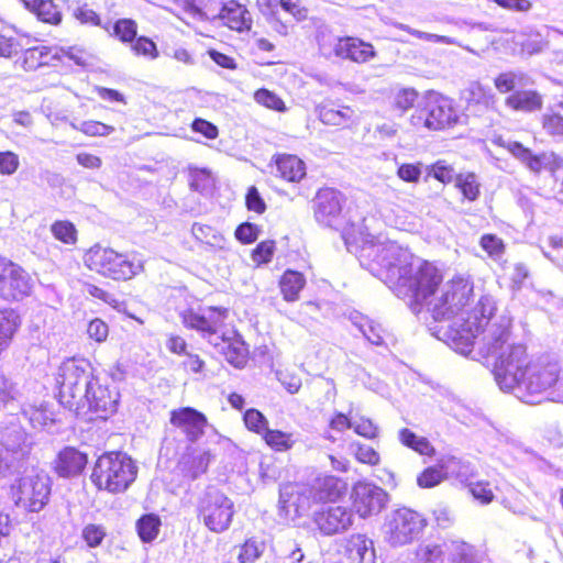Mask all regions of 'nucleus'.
Here are the masks:
<instances>
[{
	"mask_svg": "<svg viewBox=\"0 0 563 563\" xmlns=\"http://www.w3.org/2000/svg\"><path fill=\"white\" fill-rule=\"evenodd\" d=\"M80 536L88 548H98L107 537V529L102 525L88 523L82 528Z\"/></svg>",
	"mask_w": 563,
	"mask_h": 563,
	"instance_id": "51",
	"label": "nucleus"
},
{
	"mask_svg": "<svg viewBox=\"0 0 563 563\" xmlns=\"http://www.w3.org/2000/svg\"><path fill=\"white\" fill-rule=\"evenodd\" d=\"M306 285L305 276L296 271L287 269L279 282L280 291L286 301H296Z\"/></svg>",
	"mask_w": 563,
	"mask_h": 563,
	"instance_id": "33",
	"label": "nucleus"
},
{
	"mask_svg": "<svg viewBox=\"0 0 563 563\" xmlns=\"http://www.w3.org/2000/svg\"><path fill=\"white\" fill-rule=\"evenodd\" d=\"M33 282L27 272L18 264L0 257V297L7 300L21 299L31 294Z\"/></svg>",
	"mask_w": 563,
	"mask_h": 563,
	"instance_id": "14",
	"label": "nucleus"
},
{
	"mask_svg": "<svg viewBox=\"0 0 563 563\" xmlns=\"http://www.w3.org/2000/svg\"><path fill=\"white\" fill-rule=\"evenodd\" d=\"M334 55L349 58L356 63H365L375 56L374 47L356 37L336 38L333 45Z\"/></svg>",
	"mask_w": 563,
	"mask_h": 563,
	"instance_id": "21",
	"label": "nucleus"
},
{
	"mask_svg": "<svg viewBox=\"0 0 563 563\" xmlns=\"http://www.w3.org/2000/svg\"><path fill=\"white\" fill-rule=\"evenodd\" d=\"M228 316L227 308L203 306L183 311L181 320L186 328L199 332L210 344H218L221 332L227 330L224 321Z\"/></svg>",
	"mask_w": 563,
	"mask_h": 563,
	"instance_id": "11",
	"label": "nucleus"
},
{
	"mask_svg": "<svg viewBox=\"0 0 563 563\" xmlns=\"http://www.w3.org/2000/svg\"><path fill=\"white\" fill-rule=\"evenodd\" d=\"M0 406L9 410L11 413L20 406L19 390L10 379L0 375Z\"/></svg>",
	"mask_w": 563,
	"mask_h": 563,
	"instance_id": "43",
	"label": "nucleus"
},
{
	"mask_svg": "<svg viewBox=\"0 0 563 563\" xmlns=\"http://www.w3.org/2000/svg\"><path fill=\"white\" fill-rule=\"evenodd\" d=\"M352 507L361 518L379 514L387 504L386 492L367 482H357L351 493Z\"/></svg>",
	"mask_w": 563,
	"mask_h": 563,
	"instance_id": "15",
	"label": "nucleus"
},
{
	"mask_svg": "<svg viewBox=\"0 0 563 563\" xmlns=\"http://www.w3.org/2000/svg\"><path fill=\"white\" fill-rule=\"evenodd\" d=\"M342 238L346 249L355 253L360 264L384 282L399 298L408 299L412 312L422 308L434 320H446L443 341L455 352L468 355L475 338L495 314V301L483 296L470 305L472 283L455 277L444 284L442 275L431 263L415 256L408 249L382 235H372L362 228L345 229Z\"/></svg>",
	"mask_w": 563,
	"mask_h": 563,
	"instance_id": "1",
	"label": "nucleus"
},
{
	"mask_svg": "<svg viewBox=\"0 0 563 563\" xmlns=\"http://www.w3.org/2000/svg\"><path fill=\"white\" fill-rule=\"evenodd\" d=\"M446 543L427 541L419 544L412 563H443Z\"/></svg>",
	"mask_w": 563,
	"mask_h": 563,
	"instance_id": "38",
	"label": "nucleus"
},
{
	"mask_svg": "<svg viewBox=\"0 0 563 563\" xmlns=\"http://www.w3.org/2000/svg\"><path fill=\"white\" fill-rule=\"evenodd\" d=\"M48 53L46 46H35L25 49L22 58V67L25 70H35L47 63Z\"/></svg>",
	"mask_w": 563,
	"mask_h": 563,
	"instance_id": "47",
	"label": "nucleus"
},
{
	"mask_svg": "<svg viewBox=\"0 0 563 563\" xmlns=\"http://www.w3.org/2000/svg\"><path fill=\"white\" fill-rule=\"evenodd\" d=\"M455 181L456 186L460 188L461 192L467 200L474 201L478 198L479 183L475 174H460L456 176Z\"/></svg>",
	"mask_w": 563,
	"mask_h": 563,
	"instance_id": "48",
	"label": "nucleus"
},
{
	"mask_svg": "<svg viewBox=\"0 0 563 563\" xmlns=\"http://www.w3.org/2000/svg\"><path fill=\"white\" fill-rule=\"evenodd\" d=\"M445 472L441 468L440 462L437 466L426 468L417 478V483L422 488H431L445 479Z\"/></svg>",
	"mask_w": 563,
	"mask_h": 563,
	"instance_id": "55",
	"label": "nucleus"
},
{
	"mask_svg": "<svg viewBox=\"0 0 563 563\" xmlns=\"http://www.w3.org/2000/svg\"><path fill=\"white\" fill-rule=\"evenodd\" d=\"M263 438L268 446L279 452L290 450L296 442L292 433L283 432L280 430L267 429Z\"/></svg>",
	"mask_w": 563,
	"mask_h": 563,
	"instance_id": "46",
	"label": "nucleus"
},
{
	"mask_svg": "<svg viewBox=\"0 0 563 563\" xmlns=\"http://www.w3.org/2000/svg\"><path fill=\"white\" fill-rule=\"evenodd\" d=\"M317 113L322 123L333 126H347L355 119V111L347 106L335 108L324 103L318 106Z\"/></svg>",
	"mask_w": 563,
	"mask_h": 563,
	"instance_id": "25",
	"label": "nucleus"
},
{
	"mask_svg": "<svg viewBox=\"0 0 563 563\" xmlns=\"http://www.w3.org/2000/svg\"><path fill=\"white\" fill-rule=\"evenodd\" d=\"M210 463V453L207 451H195L192 454L183 456L179 462L181 472L195 479L203 474Z\"/></svg>",
	"mask_w": 563,
	"mask_h": 563,
	"instance_id": "34",
	"label": "nucleus"
},
{
	"mask_svg": "<svg viewBox=\"0 0 563 563\" xmlns=\"http://www.w3.org/2000/svg\"><path fill=\"white\" fill-rule=\"evenodd\" d=\"M346 552L351 563H375L374 543L364 534L351 536Z\"/></svg>",
	"mask_w": 563,
	"mask_h": 563,
	"instance_id": "24",
	"label": "nucleus"
},
{
	"mask_svg": "<svg viewBox=\"0 0 563 563\" xmlns=\"http://www.w3.org/2000/svg\"><path fill=\"white\" fill-rule=\"evenodd\" d=\"M0 443L4 444L5 451L11 455H15L18 461L27 453L26 433L19 424L5 428Z\"/></svg>",
	"mask_w": 563,
	"mask_h": 563,
	"instance_id": "28",
	"label": "nucleus"
},
{
	"mask_svg": "<svg viewBox=\"0 0 563 563\" xmlns=\"http://www.w3.org/2000/svg\"><path fill=\"white\" fill-rule=\"evenodd\" d=\"M70 126L88 136H107L114 131L112 125L93 120L82 121L80 123L71 122Z\"/></svg>",
	"mask_w": 563,
	"mask_h": 563,
	"instance_id": "50",
	"label": "nucleus"
},
{
	"mask_svg": "<svg viewBox=\"0 0 563 563\" xmlns=\"http://www.w3.org/2000/svg\"><path fill=\"white\" fill-rule=\"evenodd\" d=\"M218 18L224 25L238 32L250 30L252 25V18L247 9L235 1L224 4Z\"/></svg>",
	"mask_w": 563,
	"mask_h": 563,
	"instance_id": "23",
	"label": "nucleus"
},
{
	"mask_svg": "<svg viewBox=\"0 0 563 563\" xmlns=\"http://www.w3.org/2000/svg\"><path fill=\"white\" fill-rule=\"evenodd\" d=\"M52 234L56 240L65 244H75L77 241V230L69 221H56L51 227Z\"/></svg>",
	"mask_w": 563,
	"mask_h": 563,
	"instance_id": "54",
	"label": "nucleus"
},
{
	"mask_svg": "<svg viewBox=\"0 0 563 563\" xmlns=\"http://www.w3.org/2000/svg\"><path fill=\"white\" fill-rule=\"evenodd\" d=\"M93 377L92 366L87 360L76 357L65 360L56 375L60 405L70 411L78 412L82 394Z\"/></svg>",
	"mask_w": 563,
	"mask_h": 563,
	"instance_id": "7",
	"label": "nucleus"
},
{
	"mask_svg": "<svg viewBox=\"0 0 563 563\" xmlns=\"http://www.w3.org/2000/svg\"><path fill=\"white\" fill-rule=\"evenodd\" d=\"M191 233L194 238L201 243H205L213 249H224V236L210 225L194 223Z\"/></svg>",
	"mask_w": 563,
	"mask_h": 563,
	"instance_id": "40",
	"label": "nucleus"
},
{
	"mask_svg": "<svg viewBox=\"0 0 563 563\" xmlns=\"http://www.w3.org/2000/svg\"><path fill=\"white\" fill-rule=\"evenodd\" d=\"M426 170L428 172V176H432L443 184L451 183L454 178H456L453 167L443 161H439L433 165L426 166Z\"/></svg>",
	"mask_w": 563,
	"mask_h": 563,
	"instance_id": "61",
	"label": "nucleus"
},
{
	"mask_svg": "<svg viewBox=\"0 0 563 563\" xmlns=\"http://www.w3.org/2000/svg\"><path fill=\"white\" fill-rule=\"evenodd\" d=\"M87 455L79 450L67 446L55 460V471L60 477H75L81 474L87 465Z\"/></svg>",
	"mask_w": 563,
	"mask_h": 563,
	"instance_id": "22",
	"label": "nucleus"
},
{
	"mask_svg": "<svg viewBox=\"0 0 563 563\" xmlns=\"http://www.w3.org/2000/svg\"><path fill=\"white\" fill-rule=\"evenodd\" d=\"M343 195L332 188L320 189L313 200L314 218L318 223L338 228L342 218Z\"/></svg>",
	"mask_w": 563,
	"mask_h": 563,
	"instance_id": "16",
	"label": "nucleus"
},
{
	"mask_svg": "<svg viewBox=\"0 0 563 563\" xmlns=\"http://www.w3.org/2000/svg\"><path fill=\"white\" fill-rule=\"evenodd\" d=\"M457 119L459 114L453 100L440 92L430 90L423 96L410 121L418 129L440 131L454 125Z\"/></svg>",
	"mask_w": 563,
	"mask_h": 563,
	"instance_id": "8",
	"label": "nucleus"
},
{
	"mask_svg": "<svg viewBox=\"0 0 563 563\" xmlns=\"http://www.w3.org/2000/svg\"><path fill=\"white\" fill-rule=\"evenodd\" d=\"M352 429L366 439H375L378 435V427L368 418L361 417L352 420Z\"/></svg>",
	"mask_w": 563,
	"mask_h": 563,
	"instance_id": "63",
	"label": "nucleus"
},
{
	"mask_svg": "<svg viewBox=\"0 0 563 563\" xmlns=\"http://www.w3.org/2000/svg\"><path fill=\"white\" fill-rule=\"evenodd\" d=\"M317 501L335 500L345 489V484L335 476L318 478L312 486Z\"/></svg>",
	"mask_w": 563,
	"mask_h": 563,
	"instance_id": "32",
	"label": "nucleus"
},
{
	"mask_svg": "<svg viewBox=\"0 0 563 563\" xmlns=\"http://www.w3.org/2000/svg\"><path fill=\"white\" fill-rule=\"evenodd\" d=\"M219 349L225 360L234 367H243L247 358V347L242 338L233 329H227L221 332L218 344H212Z\"/></svg>",
	"mask_w": 563,
	"mask_h": 563,
	"instance_id": "20",
	"label": "nucleus"
},
{
	"mask_svg": "<svg viewBox=\"0 0 563 563\" xmlns=\"http://www.w3.org/2000/svg\"><path fill=\"white\" fill-rule=\"evenodd\" d=\"M198 518L214 533L227 531L234 516V503L217 488H209L199 499Z\"/></svg>",
	"mask_w": 563,
	"mask_h": 563,
	"instance_id": "10",
	"label": "nucleus"
},
{
	"mask_svg": "<svg viewBox=\"0 0 563 563\" xmlns=\"http://www.w3.org/2000/svg\"><path fill=\"white\" fill-rule=\"evenodd\" d=\"M20 324L21 319L15 310H0V353L10 345Z\"/></svg>",
	"mask_w": 563,
	"mask_h": 563,
	"instance_id": "31",
	"label": "nucleus"
},
{
	"mask_svg": "<svg viewBox=\"0 0 563 563\" xmlns=\"http://www.w3.org/2000/svg\"><path fill=\"white\" fill-rule=\"evenodd\" d=\"M316 501L314 490L308 485L287 484L282 487L279 493L280 508L287 516L291 514L301 516Z\"/></svg>",
	"mask_w": 563,
	"mask_h": 563,
	"instance_id": "18",
	"label": "nucleus"
},
{
	"mask_svg": "<svg viewBox=\"0 0 563 563\" xmlns=\"http://www.w3.org/2000/svg\"><path fill=\"white\" fill-rule=\"evenodd\" d=\"M103 30L120 42L131 44L136 37L137 24L132 19H119L113 25H111L110 22H106Z\"/></svg>",
	"mask_w": 563,
	"mask_h": 563,
	"instance_id": "36",
	"label": "nucleus"
},
{
	"mask_svg": "<svg viewBox=\"0 0 563 563\" xmlns=\"http://www.w3.org/2000/svg\"><path fill=\"white\" fill-rule=\"evenodd\" d=\"M22 415L29 419L33 428H46L54 423V413L47 406H25L21 408Z\"/></svg>",
	"mask_w": 563,
	"mask_h": 563,
	"instance_id": "39",
	"label": "nucleus"
},
{
	"mask_svg": "<svg viewBox=\"0 0 563 563\" xmlns=\"http://www.w3.org/2000/svg\"><path fill=\"white\" fill-rule=\"evenodd\" d=\"M511 319L494 314L484 324L474 345L486 366L493 368L495 380L504 391L512 393L530 362L527 347L511 339Z\"/></svg>",
	"mask_w": 563,
	"mask_h": 563,
	"instance_id": "3",
	"label": "nucleus"
},
{
	"mask_svg": "<svg viewBox=\"0 0 563 563\" xmlns=\"http://www.w3.org/2000/svg\"><path fill=\"white\" fill-rule=\"evenodd\" d=\"M552 387L563 391L561 368L558 362L549 357H539L530 360L512 394L526 404H534L539 401L538 396Z\"/></svg>",
	"mask_w": 563,
	"mask_h": 563,
	"instance_id": "5",
	"label": "nucleus"
},
{
	"mask_svg": "<svg viewBox=\"0 0 563 563\" xmlns=\"http://www.w3.org/2000/svg\"><path fill=\"white\" fill-rule=\"evenodd\" d=\"M506 104L516 111L534 112L542 108L543 97L536 90H518L506 98Z\"/></svg>",
	"mask_w": 563,
	"mask_h": 563,
	"instance_id": "26",
	"label": "nucleus"
},
{
	"mask_svg": "<svg viewBox=\"0 0 563 563\" xmlns=\"http://www.w3.org/2000/svg\"><path fill=\"white\" fill-rule=\"evenodd\" d=\"M542 129L553 137H563V115L548 110L541 118Z\"/></svg>",
	"mask_w": 563,
	"mask_h": 563,
	"instance_id": "52",
	"label": "nucleus"
},
{
	"mask_svg": "<svg viewBox=\"0 0 563 563\" xmlns=\"http://www.w3.org/2000/svg\"><path fill=\"white\" fill-rule=\"evenodd\" d=\"M398 441L406 448L419 453L420 455L433 456L435 450L430 441L416 434L408 428H401L397 433Z\"/></svg>",
	"mask_w": 563,
	"mask_h": 563,
	"instance_id": "35",
	"label": "nucleus"
},
{
	"mask_svg": "<svg viewBox=\"0 0 563 563\" xmlns=\"http://www.w3.org/2000/svg\"><path fill=\"white\" fill-rule=\"evenodd\" d=\"M162 522L155 514L142 516L136 522L137 533L143 542H152L158 536Z\"/></svg>",
	"mask_w": 563,
	"mask_h": 563,
	"instance_id": "44",
	"label": "nucleus"
},
{
	"mask_svg": "<svg viewBox=\"0 0 563 563\" xmlns=\"http://www.w3.org/2000/svg\"><path fill=\"white\" fill-rule=\"evenodd\" d=\"M479 245L494 261L500 260L505 253L504 241L495 234L482 235Z\"/></svg>",
	"mask_w": 563,
	"mask_h": 563,
	"instance_id": "53",
	"label": "nucleus"
},
{
	"mask_svg": "<svg viewBox=\"0 0 563 563\" xmlns=\"http://www.w3.org/2000/svg\"><path fill=\"white\" fill-rule=\"evenodd\" d=\"M423 173L422 163H405L397 168V176L406 183H418Z\"/></svg>",
	"mask_w": 563,
	"mask_h": 563,
	"instance_id": "62",
	"label": "nucleus"
},
{
	"mask_svg": "<svg viewBox=\"0 0 563 563\" xmlns=\"http://www.w3.org/2000/svg\"><path fill=\"white\" fill-rule=\"evenodd\" d=\"M511 319L494 314L484 324L474 345L486 366L493 368L495 380L504 391L512 393L530 362L527 347L511 339Z\"/></svg>",
	"mask_w": 563,
	"mask_h": 563,
	"instance_id": "2",
	"label": "nucleus"
},
{
	"mask_svg": "<svg viewBox=\"0 0 563 563\" xmlns=\"http://www.w3.org/2000/svg\"><path fill=\"white\" fill-rule=\"evenodd\" d=\"M427 526L426 519L409 508L395 510L384 528L385 538L391 545H405L417 539Z\"/></svg>",
	"mask_w": 563,
	"mask_h": 563,
	"instance_id": "12",
	"label": "nucleus"
},
{
	"mask_svg": "<svg viewBox=\"0 0 563 563\" xmlns=\"http://www.w3.org/2000/svg\"><path fill=\"white\" fill-rule=\"evenodd\" d=\"M73 16L84 25L99 26L103 29L104 23L100 15L87 3L80 4L73 11Z\"/></svg>",
	"mask_w": 563,
	"mask_h": 563,
	"instance_id": "57",
	"label": "nucleus"
},
{
	"mask_svg": "<svg viewBox=\"0 0 563 563\" xmlns=\"http://www.w3.org/2000/svg\"><path fill=\"white\" fill-rule=\"evenodd\" d=\"M170 423L180 429L190 442L199 440L208 427L206 416L191 407L173 410Z\"/></svg>",
	"mask_w": 563,
	"mask_h": 563,
	"instance_id": "19",
	"label": "nucleus"
},
{
	"mask_svg": "<svg viewBox=\"0 0 563 563\" xmlns=\"http://www.w3.org/2000/svg\"><path fill=\"white\" fill-rule=\"evenodd\" d=\"M313 522L323 536L347 530L353 523L352 511L344 506H327L313 514Z\"/></svg>",
	"mask_w": 563,
	"mask_h": 563,
	"instance_id": "17",
	"label": "nucleus"
},
{
	"mask_svg": "<svg viewBox=\"0 0 563 563\" xmlns=\"http://www.w3.org/2000/svg\"><path fill=\"white\" fill-rule=\"evenodd\" d=\"M87 334L89 339L102 343L109 335V327L103 320L95 318L88 323Z\"/></svg>",
	"mask_w": 563,
	"mask_h": 563,
	"instance_id": "64",
	"label": "nucleus"
},
{
	"mask_svg": "<svg viewBox=\"0 0 563 563\" xmlns=\"http://www.w3.org/2000/svg\"><path fill=\"white\" fill-rule=\"evenodd\" d=\"M24 7L42 22L57 25L62 22V13L52 0H21Z\"/></svg>",
	"mask_w": 563,
	"mask_h": 563,
	"instance_id": "30",
	"label": "nucleus"
},
{
	"mask_svg": "<svg viewBox=\"0 0 563 563\" xmlns=\"http://www.w3.org/2000/svg\"><path fill=\"white\" fill-rule=\"evenodd\" d=\"M278 175L288 181L297 183L306 175L305 163L296 155L283 154L276 158Z\"/></svg>",
	"mask_w": 563,
	"mask_h": 563,
	"instance_id": "27",
	"label": "nucleus"
},
{
	"mask_svg": "<svg viewBox=\"0 0 563 563\" xmlns=\"http://www.w3.org/2000/svg\"><path fill=\"white\" fill-rule=\"evenodd\" d=\"M92 272L113 280H130L144 271V258L137 252L119 253L111 247L93 245L84 255Z\"/></svg>",
	"mask_w": 563,
	"mask_h": 563,
	"instance_id": "4",
	"label": "nucleus"
},
{
	"mask_svg": "<svg viewBox=\"0 0 563 563\" xmlns=\"http://www.w3.org/2000/svg\"><path fill=\"white\" fill-rule=\"evenodd\" d=\"M137 466L122 452L104 453L97 460L91 481L99 488L109 493H122L135 481Z\"/></svg>",
	"mask_w": 563,
	"mask_h": 563,
	"instance_id": "6",
	"label": "nucleus"
},
{
	"mask_svg": "<svg viewBox=\"0 0 563 563\" xmlns=\"http://www.w3.org/2000/svg\"><path fill=\"white\" fill-rule=\"evenodd\" d=\"M350 319L372 344L380 345L383 343L384 330L379 323L360 312H352Z\"/></svg>",
	"mask_w": 563,
	"mask_h": 563,
	"instance_id": "37",
	"label": "nucleus"
},
{
	"mask_svg": "<svg viewBox=\"0 0 563 563\" xmlns=\"http://www.w3.org/2000/svg\"><path fill=\"white\" fill-rule=\"evenodd\" d=\"M446 551L450 552L453 563H478L475 548L466 542L452 540L446 543Z\"/></svg>",
	"mask_w": 563,
	"mask_h": 563,
	"instance_id": "42",
	"label": "nucleus"
},
{
	"mask_svg": "<svg viewBox=\"0 0 563 563\" xmlns=\"http://www.w3.org/2000/svg\"><path fill=\"white\" fill-rule=\"evenodd\" d=\"M347 450L360 463L374 466L380 462L379 453L375 449L358 441L351 442Z\"/></svg>",
	"mask_w": 563,
	"mask_h": 563,
	"instance_id": "45",
	"label": "nucleus"
},
{
	"mask_svg": "<svg viewBox=\"0 0 563 563\" xmlns=\"http://www.w3.org/2000/svg\"><path fill=\"white\" fill-rule=\"evenodd\" d=\"M440 466L444 470L446 478L453 477L464 485H468L474 476L473 465L455 456L441 459Z\"/></svg>",
	"mask_w": 563,
	"mask_h": 563,
	"instance_id": "29",
	"label": "nucleus"
},
{
	"mask_svg": "<svg viewBox=\"0 0 563 563\" xmlns=\"http://www.w3.org/2000/svg\"><path fill=\"white\" fill-rule=\"evenodd\" d=\"M467 486L472 496L481 504L487 505L493 501L494 493L490 483L485 481H471Z\"/></svg>",
	"mask_w": 563,
	"mask_h": 563,
	"instance_id": "60",
	"label": "nucleus"
},
{
	"mask_svg": "<svg viewBox=\"0 0 563 563\" xmlns=\"http://www.w3.org/2000/svg\"><path fill=\"white\" fill-rule=\"evenodd\" d=\"M131 49L136 56H143L148 59H156L158 51L156 44L146 36L135 37L131 43Z\"/></svg>",
	"mask_w": 563,
	"mask_h": 563,
	"instance_id": "59",
	"label": "nucleus"
},
{
	"mask_svg": "<svg viewBox=\"0 0 563 563\" xmlns=\"http://www.w3.org/2000/svg\"><path fill=\"white\" fill-rule=\"evenodd\" d=\"M254 99L257 103L278 112H285V102L273 91L268 89H258L254 93Z\"/></svg>",
	"mask_w": 563,
	"mask_h": 563,
	"instance_id": "58",
	"label": "nucleus"
},
{
	"mask_svg": "<svg viewBox=\"0 0 563 563\" xmlns=\"http://www.w3.org/2000/svg\"><path fill=\"white\" fill-rule=\"evenodd\" d=\"M52 489L49 476L43 471H31L11 485L14 505L29 512L41 511L48 503Z\"/></svg>",
	"mask_w": 563,
	"mask_h": 563,
	"instance_id": "9",
	"label": "nucleus"
},
{
	"mask_svg": "<svg viewBox=\"0 0 563 563\" xmlns=\"http://www.w3.org/2000/svg\"><path fill=\"white\" fill-rule=\"evenodd\" d=\"M245 427L257 434L264 435L268 429V421L257 409H249L243 416Z\"/></svg>",
	"mask_w": 563,
	"mask_h": 563,
	"instance_id": "56",
	"label": "nucleus"
},
{
	"mask_svg": "<svg viewBox=\"0 0 563 563\" xmlns=\"http://www.w3.org/2000/svg\"><path fill=\"white\" fill-rule=\"evenodd\" d=\"M119 402V393L115 387L110 388L107 380L101 379L95 375L91 384L88 385L82 400L78 406L77 416L85 412V409L95 411L100 417L106 418L108 415L113 413Z\"/></svg>",
	"mask_w": 563,
	"mask_h": 563,
	"instance_id": "13",
	"label": "nucleus"
},
{
	"mask_svg": "<svg viewBox=\"0 0 563 563\" xmlns=\"http://www.w3.org/2000/svg\"><path fill=\"white\" fill-rule=\"evenodd\" d=\"M523 164L534 173H540L542 169L554 172L563 167V159L553 153H543L540 155H533L531 153Z\"/></svg>",
	"mask_w": 563,
	"mask_h": 563,
	"instance_id": "41",
	"label": "nucleus"
},
{
	"mask_svg": "<svg viewBox=\"0 0 563 563\" xmlns=\"http://www.w3.org/2000/svg\"><path fill=\"white\" fill-rule=\"evenodd\" d=\"M265 543L257 538L247 539L240 548L239 561L240 563H252L256 561L264 552Z\"/></svg>",
	"mask_w": 563,
	"mask_h": 563,
	"instance_id": "49",
	"label": "nucleus"
}]
</instances>
